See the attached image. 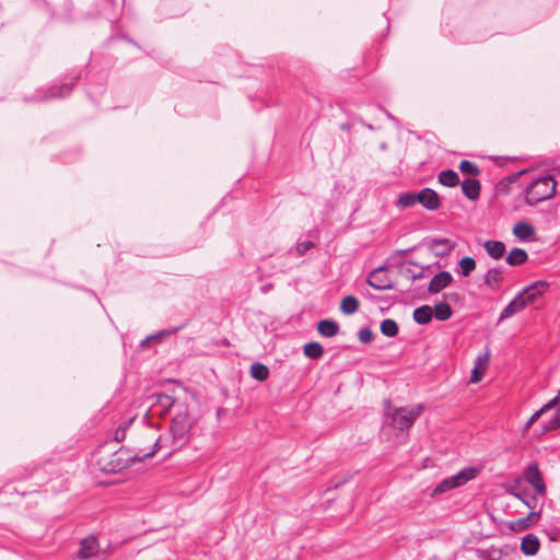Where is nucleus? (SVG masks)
<instances>
[{"instance_id": "obj_1", "label": "nucleus", "mask_w": 560, "mask_h": 560, "mask_svg": "<svg viewBox=\"0 0 560 560\" xmlns=\"http://www.w3.org/2000/svg\"><path fill=\"white\" fill-rule=\"evenodd\" d=\"M195 402V395L180 386L173 388L171 394H152L142 404L143 417L138 419L135 416L120 424L115 431L114 439L121 442L129 432L133 459L142 462L152 457L160 447V433L156 428L144 422V417L152 408H156L159 415L168 412L174 445L179 446L187 441L192 427L191 408Z\"/></svg>"}, {"instance_id": "obj_2", "label": "nucleus", "mask_w": 560, "mask_h": 560, "mask_svg": "<svg viewBox=\"0 0 560 560\" xmlns=\"http://www.w3.org/2000/svg\"><path fill=\"white\" fill-rule=\"evenodd\" d=\"M557 182L552 176H542L530 183L526 189V202L536 205L552 198L556 194Z\"/></svg>"}, {"instance_id": "obj_3", "label": "nucleus", "mask_w": 560, "mask_h": 560, "mask_svg": "<svg viewBox=\"0 0 560 560\" xmlns=\"http://www.w3.org/2000/svg\"><path fill=\"white\" fill-rule=\"evenodd\" d=\"M423 412L422 405H413L408 407L395 408L387 407L386 418L390 420V424L399 430L409 429L416 419H418Z\"/></svg>"}, {"instance_id": "obj_4", "label": "nucleus", "mask_w": 560, "mask_h": 560, "mask_svg": "<svg viewBox=\"0 0 560 560\" xmlns=\"http://www.w3.org/2000/svg\"><path fill=\"white\" fill-rule=\"evenodd\" d=\"M478 474L476 468H466L457 475L442 480L433 490L432 495L444 493L474 479Z\"/></svg>"}, {"instance_id": "obj_5", "label": "nucleus", "mask_w": 560, "mask_h": 560, "mask_svg": "<svg viewBox=\"0 0 560 560\" xmlns=\"http://www.w3.org/2000/svg\"><path fill=\"white\" fill-rule=\"evenodd\" d=\"M96 465L102 471L116 472L124 469L127 463L116 453L101 452L97 456Z\"/></svg>"}, {"instance_id": "obj_6", "label": "nucleus", "mask_w": 560, "mask_h": 560, "mask_svg": "<svg viewBox=\"0 0 560 560\" xmlns=\"http://www.w3.org/2000/svg\"><path fill=\"white\" fill-rule=\"evenodd\" d=\"M366 281L375 290L385 291L393 288V281L384 268H378L371 272Z\"/></svg>"}, {"instance_id": "obj_7", "label": "nucleus", "mask_w": 560, "mask_h": 560, "mask_svg": "<svg viewBox=\"0 0 560 560\" xmlns=\"http://www.w3.org/2000/svg\"><path fill=\"white\" fill-rule=\"evenodd\" d=\"M456 245V242L450 238H434L429 248L436 257H441L450 255Z\"/></svg>"}, {"instance_id": "obj_8", "label": "nucleus", "mask_w": 560, "mask_h": 560, "mask_svg": "<svg viewBox=\"0 0 560 560\" xmlns=\"http://www.w3.org/2000/svg\"><path fill=\"white\" fill-rule=\"evenodd\" d=\"M490 362V351L487 350L483 354L479 355L475 361V366L471 372L470 382L472 384L479 383L486 373Z\"/></svg>"}, {"instance_id": "obj_9", "label": "nucleus", "mask_w": 560, "mask_h": 560, "mask_svg": "<svg viewBox=\"0 0 560 560\" xmlns=\"http://www.w3.org/2000/svg\"><path fill=\"white\" fill-rule=\"evenodd\" d=\"M547 283L537 281L527 287L520 295L524 299L527 305L534 304L546 291Z\"/></svg>"}, {"instance_id": "obj_10", "label": "nucleus", "mask_w": 560, "mask_h": 560, "mask_svg": "<svg viewBox=\"0 0 560 560\" xmlns=\"http://www.w3.org/2000/svg\"><path fill=\"white\" fill-rule=\"evenodd\" d=\"M525 479L535 488L539 494L546 492L542 475L537 465H530L525 471Z\"/></svg>"}, {"instance_id": "obj_11", "label": "nucleus", "mask_w": 560, "mask_h": 560, "mask_svg": "<svg viewBox=\"0 0 560 560\" xmlns=\"http://www.w3.org/2000/svg\"><path fill=\"white\" fill-rule=\"evenodd\" d=\"M417 198L419 202L429 210H436L441 206L439 195L430 188L422 189L417 194Z\"/></svg>"}, {"instance_id": "obj_12", "label": "nucleus", "mask_w": 560, "mask_h": 560, "mask_svg": "<svg viewBox=\"0 0 560 560\" xmlns=\"http://www.w3.org/2000/svg\"><path fill=\"white\" fill-rule=\"evenodd\" d=\"M453 280L452 275L448 271H441L438 275H435L428 287V291L430 293H439L444 288H446Z\"/></svg>"}, {"instance_id": "obj_13", "label": "nucleus", "mask_w": 560, "mask_h": 560, "mask_svg": "<svg viewBox=\"0 0 560 560\" xmlns=\"http://www.w3.org/2000/svg\"><path fill=\"white\" fill-rule=\"evenodd\" d=\"M100 550V545L95 536H89L81 540L79 555L81 558L95 556Z\"/></svg>"}, {"instance_id": "obj_14", "label": "nucleus", "mask_w": 560, "mask_h": 560, "mask_svg": "<svg viewBox=\"0 0 560 560\" xmlns=\"http://www.w3.org/2000/svg\"><path fill=\"white\" fill-rule=\"evenodd\" d=\"M540 548V541L534 534H527L521 542V550L526 556H535Z\"/></svg>"}, {"instance_id": "obj_15", "label": "nucleus", "mask_w": 560, "mask_h": 560, "mask_svg": "<svg viewBox=\"0 0 560 560\" xmlns=\"http://www.w3.org/2000/svg\"><path fill=\"white\" fill-rule=\"evenodd\" d=\"M503 271L500 268H491L485 275V284L492 291L500 288L503 282Z\"/></svg>"}, {"instance_id": "obj_16", "label": "nucleus", "mask_w": 560, "mask_h": 560, "mask_svg": "<svg viewBox=\"0 0 560 560\" xmlns=\"http://www.w3.org/2000/svg\"><path fill=\"white\" fill-rule=\"evenodd\" d=\"M527 304L524 299L518 294L513 301H511L508 306L502 311L500 315V320H503L512 315L522 312Z\"/></svg>"}, {"instance_id": "obj_17", "label": "nucleus", "mask_w": 560, "mask_h": 560, "mask_svg": "<svg viewBox=\"0 0 560 560\" xmlns=\"http://www.w3.org/2000/svg\"><path fill=\"white\" fill-rule=\"evenodd\" d=\"M513 234L521 241H529L534 238L535 229L527 222H518L513 226Z\"/></svg>"}, {"instance_id": "obj_18", "label": "nucleus", "mask_w": 560, "mask_h": 560, "mask_svg": "<svg viewBox=\"0 0 560 560\" xmlns=\"http://www.w3.org/2000/svg\"><path fill=\"white\" fill-rule=\"evenodd\" d=\"M483 248L487 254L493 259H500L505 253V245L501 241H486Z\"/></svg>"}, {"instance_id": "obj_19", "label": "nucleus", "mask_w": 560, "mask_h": 560, "mask_svg": "<svg viewBox=\"0 0 560 560\" xmlns=\"http://www.w3.org/2000/svg\"><path fill=\"white\" fill-rule=\"evenodd\" d=\"M463 194L470 200H476L480 195V183L477 179H465L462 183Z\"/></svg>"}, {"instance_id": "obj_20", "label": "nucleus", "mask_w": 560, "mask_h": 560, "mask_svg": "<svg viewBox=\"0 0 560 560\" xmlns=\"http://www.w3.org/2000/svg\"><path fill=\"white\" fill-rule=\"evenodd\" d=\"M317 331L327 338L336 336L339 331V325L329 319H323L317 324Z\"/></svg>"}, {"instance_id": "obj_21", "label": "nucleus", "mask_w": 560, "mask_h": 560, "mask_svg": "<svg viewBox=\"0 0 560 560\" xmlns=\"http://www.w3.org/2000/svg\"><path fill=\"white\" fill-rule=\"evenodd\" d=\"M528 258L527 253L522 248H513L506 256V262L510 266H520Z\"/></svg>"}, {"instance_id": "obj_22", "label": "nucleus", "mask_w": 560, "mask_h": 560, "mask_svg": "<svg viewBox=\"0 0 560 560\" xmlns=\"http://www.w3.org/2000/svg\"><path fill=\"white\" fill-rule=\"evenodd\" d=\"M433 311L429 305H423L413 311V319L420 325H424L431 322Z\"/></svg>"}, {"instance_id": "obj_23", "label": "nucleus", "mask_w": 560, "mask_h": 560, "mask_svg": "<svg viewBox=\"0 0 560 560\" xmlns=\"http://www.w3.org/2000/svg\"><path fill=\"white\" fill-rule=\"evenodd\" d=\"M359 301L352 295H347L341 300L340 310L347 315L354 314L359 310Z\"/></svg>"}, {"instance_id": "obj_24", "label": "nucleus", "mask_w": 560, "mask_h": 560, "mask_svg": "<svg viewBox=\"0 0 560 560\" xmlns=\"http://www.w3.org/2000/svg\"><path fill=\"white\" fill-rule=\"evenodd\" d=\"M250 376L259 382H264L269 377V369L262 363H253L250 365Z\"/></svg>"}, {"instance_id": "obj_25", "label": "nucleus", "mask_w": 560, "mask_h": 560, "mask_svg": "<svg viewBox=\"0 0 560 560\" xmlns=\"http://www.w3.org/2000/svg\"><path fill=\"white\" fill-rule=\"evenodd\" d=\"M439 182L443 186L455 187L458 184L459 178L455 171L448 170L439 174Z\"/></svg>"}, {"instance_id": "obj_26", "label": "nucleus", "mask_w": 560, "mask_h": 560, "mask_svg": "<svg viewBox=\"0 0 560 560\" xmlns=\"http://www.w3.org/2000/svg\"><path fill=\"white\" fill-rule=\"evenodd\" d=\"M460 275L468 277L477 267L476 260L470 256H465L458 261Z\"/></svg>"}, {"instance_id": "obj_27", "label": "nucleus", "mask_w": 560, "mask_h": 560, "mask_svg": "<svg viewBox=\"0 0 560 560\" xmlns=\"http://www.w3.org/2000/svg\"><path fill=\"white\" fill-rule=\"evenodd\" d=\"M304 354L310 359H318L323 355L324 349L318 342H308L304 346Z\"/></svg>"}, {"instance_id": "obj_28", "label": "nucleus", "mask_w": 560, "mask_h": 560, "mask_svg": "<svg viewBox=\"0 0 560 560\" xmlns=\"http://www.w3.org/2000/svg\"><path fill=\"white\" fill-rule=\"evenodd\" d=\"M434 316L439 320H446L452 316V308L447 303H438L434 305Z\"/></svg>"}, {"instance_id": "obj_29", "label": "nucleus", "mask_w": 560, "mask_h": 560, "mask_svg": "<svg viewBox=\"0 0 560 560\" xmlns=\"http://www.w3.org/2000/svg\"><path fill=\"white\" fill-rule=\"evenodd\" d=\"M381 331L387 337H395L398 334V325L393 319H384L381 323Z\"/></svg>"}, {"instance_id": "obj_30", "label": "nucleus", "mask_w": 560, "mask_h": 560, "mask_svg": "<svg viewBox=\"0 0 560 560\" xmlns=\"http://www.w3.org/2000/svg\"><path fill=\"white\" fill-rule=\"evenodd\" d=\"M459 170L465 174L475 175V176L479 175V173H480L478 166L475 163H472L470 161H466V160H464L459 163Z\"/></svg>"}, {"instance_id": "obj_31", "label": "nucleus", "mask_w": 560, "mask_h": 560, "mask_svg": "<svg viewBox=\"0 0 560 560\" xmlns=\"http://www.w3.org/2000/svg\"><path fill=\"white\" fill-rule=\"evenodd\" d=\"M416 202H419V200L417 198V194H406V195H401L398 198V205L402 208L411 207V206L416 205Z\"/></svg>"}, {"instance_id": "obj_32", "label": "nucleus", "mask_w": 560, "mask_h": 560, "mask_svg": "<svg viewBox=\"0 0 560 560\" xmlns=\"http://www.w3.org/2000/svg\"><path fill=\"white\" fill-rule=\"evenodd\" d=\"M547 411L548 409H545V406H542L539 410L534 412L532 417L528 419V421L525 423L524 431H527Z\"/></svg>"}, {"instance_id": "obj_33", "label": "nucleus", "mask_w": 560, "mask_h": 560, "mask_svg": "<svg viewBox=\"0 0 560 560\" xmlns=\"http://www.w3.org/2000/svg\"><path fill=\"white\" fill-rule=\"evenodd\" d=\"M373 331L368 328V327H364L362 329H360L359 331V340L363 343H369L372 341L373 339Z\"/></svg>"}, {"instance_id": "obj_34", "label": "nucleus", "mask_w": 560, "mask_h": 560, "mask_svg": "<svg viewBox=\"0 0 560 560\" xmlns=\"http://www.w3.org/2000/svg\"><path fill=\"white\" fill-rule=\"evenodd\" d=\"M560 428V407L557 409L555 417L545 425L546 431Z\"/></svg>"}, {"instance_id": "obj_35", "label": "nucleus", "mask_w": 560, "mask_h": 560, "mask_svg": "<svg viewBox=\"0 0 560 560\" xmlns=\"http://www.w3.org/2000/svg\"><path fill=\"white\" fill-rule=\"evenodd\" d=\"M503 553L501 550L482 551L483 560H502Z\"/></svg>"}, {"instance_id": "obj_36", "label": "nucleus", "mask_w": 560, "mask_h": 560, "mask_svg": "<svg viewBox=\"0 0 560 560\" xmlns=\"http://www.w3.org/2000/svg\"><path fill=\"white\" fill-rule=\"evenodd\" d=\"M314 246L313 242L311 241H307V242H303V243H300L296 247L298 252L300 254H304L306 253L308 249H311L312 247Z\"/></svg>"}, {"instance_id": "obj_37", "label": "nucleus", "mask_w": 560, "mask_h": 560, "mask_svg": "<svg viewBox=\"0 0 560 560\" xmlns=\"http://www.w3.org/2000/svg\"><path fill=\"white\" fill-rule=\"evenodd\" d=\"M560 401V390L558 392L557 396L551 399L548 404L545 405V409L550 410L553 408L558 402Z\"/></svg>"}, {"instance_id": "obj_38", "label": "nucleus", "mask_w": 560, "mask_h": 560, "mask_svg": "<svg viewBox=\"0 0 560 560\" xmlns=\"http://www.w3.org/2000/svg\"><path fill=\"white\" fill-rule=\"evenodd\" d=\"M539 517H540L539 513L533 512L528 515L527 521L530 523H536L539 521Z\"/></svg>"}, {"instance_id": "obj_39", "label": "nucleus", "mask_w": 560, "mask_h": 560, "mask_svg": "<svg viewBox=\"0 0 560 560\" xmlns=\"http://www.w3.org/2000/svg\"><path fill=\"white\" fill-rule=\"evenodd\" d=\"M334 494H335V491H328V492L326 493V495L328 497V500H335V499H336V497H335Z\"/></svg>"}, {"instance_id": "obj_40", "label": "nucleus", "mask_w": 560, "mask_h": 560, "mask_svg": "<svg viewBox=\"0 0 560 560\" xmlns=\"http://www.w3.org/2000/svg\"><path fill=\"white\" fill-rule=\"evenodd\" d=\"M516 525H520V526H523V525H526V521L523 520V518H520L516 523Z\"/></svg>"}]
</instances>
